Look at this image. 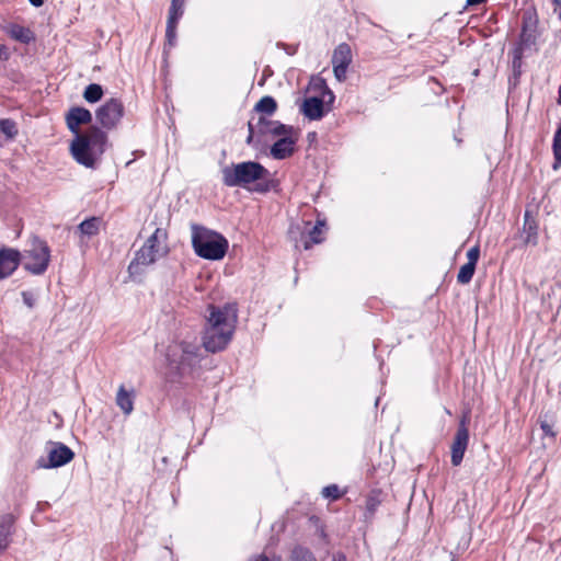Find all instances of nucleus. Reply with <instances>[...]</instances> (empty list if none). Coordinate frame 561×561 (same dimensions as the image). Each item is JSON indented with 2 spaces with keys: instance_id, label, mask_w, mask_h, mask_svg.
<instances>
[{
  "instance_id": "46",
  "label": "nucleus",
  "mask_w": 561,
  "mask_h": 561,
  "mask_svg": "<svg viewBox=\"0 0 561 561\" xmlns=\"http://www.w3.org/2000/svg\"><path fill=\"white\" fill-rule=\"evenodd\" d=\"M0 146H2V142L0 141Z\"/></svg>"
},
{
  "instance_id": "5",
  "label": "nucleus",
  "mask_w": 561,
  "mask_h": 561,
  "mask_svg": "<svg viewBox=\"0 0 561 561\" xmlns=\"http://www.w3.org/2000/svg\"><path fill=\"white\" fill-rule=\"evenodd\" d=\"M248 131L245 142L254 149L265 147L270 141L278 139L285 134H295L293 126L270 119L264 115H261L256 123L249 121Z\"/></svg>"
},
{
  "instance_id": "36",
  "label": "nucleus",
  "mask_w": 561,
  "mask_h": 561,
  "mask_svg": "<svg viewBox=\"0 0 561 561\" xmlns=\"http://www.w3.org/2000/svg\"><path fill=\"white\" fill-rule=\"evenodd\" d=\"M540 428L543 432L546 437L554 439L557 433L553 431V423L549 422L547 419H539Z\"/></svg>"
},
{
  "instance_id": "10",
  "label": "nucleus",
  "mask_w": 561,
  "mask_h": 561,
  "mask_svg": "<svg viewBox=\"0 0 561 561\" xmlns=\"http://www.w3.org/2000/svg\"><path fill=\"white\" fill-rule=\"evenodd\" d=\"M332 66L335 78L342 82L346 79L348 66L352 62V50L348 44L341 43L332 55Z\"/></svg>"
},
{
  "instance_id": "33",
  "label": "nucleus",
  "mask_w": 561,
  "mask_h": 561,
  "mask_svg": "<svg viewBox=\"0 0 561 561\" xmlns=\"http://www.w3.org/2000/svg\"><path fill=\"white\" fill-rule=\"evenodd\" d=\"M184 13V1L183 0H172L169 9L168 20L179 22Z\"/></svg>"
},
{
  "instance_id": "31",
  "label": "nucleus",
  "mask_w": 561,
  "mask_h": 561,
  "mask_svg": "<svg viewBox=\"0 0 561 561\" xmlns=\"http://www.w3.org/2000/svg\"><path fill=\"white\" fill-rule=\"evenodd\" d=\"M474 271L476 265L467 262L460 267L457 275V282L462 285L470 283V280L473 277Z\"/></svg>"
},
{
  "instance_id": "2",
  "label": "nucleus",
  "mask_w": 561,
  "mask_h": 561,
  "mask_svg": "<svg viewBox=\"0 0 561 561\" xmlns=\"http://www.w3.org/2000/svg\"><path fill=\"white\" fill-rule=\"evenodd\" d=\"M221 174L222 184L228 187L248 188L250 184H254L252 191L264 194L274 186L273 180L270 179V171L256 161L231 163L221 169Z\"/></svg>"
},
{
  "instance_id": "44",
  "label": "nucleus",
  "mask_w": 561,
  "mask_h": 561,
  "mask_svg": "<svg viewBox=\"0 0 561 561\" xmlns=\"http://www.w3.org/2000/svg\"><path fill=\"white\" fill-rule=\"evenodd\" d=\"M553 3L561 8V0H553Z\"/></svg>"
},
{
  "instance_id": "15",
  "label": "nucleus",
  "mask_w": 561,
  "mask_h": 561,
  "mask_svg": "<svg viewBox=\"0 0 561 561\" xmlns=\"http://www.w3.org/2000/svg\"><path fill=\"white\" fill-rule=\"evenodd\" d=\"M158 250H152V248H149L147 245H142L135 254V257L128 265V273L130 276L137 275L141 273L140 266H148L150 264H153L158 257H161L159 255Z\"/></svg>"
},
{
  "instance_id": "38",
  "label": "nucleus",
  "mask_w": 561,
  "mask_h": 561,
  "mask_svg": "<svg viewBox=\"0 0 561 561\" xmlns=\"http://www.w3.org/2000/svg\"><path fill=\"white\" fill-rule=\"evenodd\" d=\"M479 256H480V248H479V245L472 247L467 252L468 263L477 265Z\"/></svg>"
},
{
  "instance_id": "3",
  "label": "nucleus",
  "mask_w": 561,
  "mask_h": 561,
  "mask_svg": "<svg viewBox=\"0 0 561 561\" xmlns=\"http://www.w3.org/2000/svg\"><path fill=\"white\" fill-rule=\"evenodd\" d=\"M107 146L106 131L98 126H91L87 131L75 136L70 145V151L79 164L94 169Z\"/></svg>"
},
{
  "instance_id": "11",
  "label": "nucleus",
  "mask_w": 561,
  "mask_h": 561,
  "mask_svg": "<svg viewBox=\"0 0 561 561\" xmlns=\"http://www.w3.org/2000/svg\"><path fill=\"white\" fill-rule=\"evenodd\" d=\"M75 457V453L62 443H55L48 453V463L38 460L39 467L43 468H57L67 465Z\"/></svg>"
},
{
  "instance_id": "18",
  "label": "nucleus",
  "mask_w": 561,
  "mask_h": 561,
  "mask_svg": "<svg viewBox=\"0 0 561 561\" xmlns=\"http://www.w3.org/2000/svg\"><path fill=\"white\" fill-rule=\"evenodd\" d=\"M168 232L163 228H156L153 233L147 239L145 245L158 250V254L164 256L168 254L169 249L167 245Z\"/></svg>"
},
{
  "instance_id": "1",
  "label": "nucleus",
  "mask_w": 561,
  "mask_h": 561,
  "mask_svg": "<svg viewBox=\"0 0 561 561\" xmlns=\"http://www.w3.org/2000/svg\"><path fill=\"white\" fill-rule=\"evenodd\" d=\"M237 323V312L231 306H210L203 334V346L207 352L218 353L230 343Z\"/></svg>"
},
{
  "instance_id": "17",
  "label": "nucleus",
  "mask_w": 561,
  "mask_h": 561,
  "mask_svg": "<svg viewBox=\"0 0 561 561\" xmlns=\"http://www.w3.org/2000/svg\"><path fill=\"white\" fill-rule=\"evenodd\" d=\"M324 100L318 96L307 98L301 105V113L310 121H317L324 115Z\"/></svg>"
},
{
  "instance_id": "40",
  "label": "nucleus",
  "mask_w": 561,
  "mask_h": 561,
  "mask_svg": "<svg viewBox=\"0 0 561 561\" xmlns=\"http://www.w3.org/2000/svg\"><path fill=\"white\" fill-rule=\"evenodd\" d=\"M249 561H282V559L279 557H267L266 554L264 553H261V554H256V556H253L252 558H250Z\"/></svg>"
},
{
  "instance_id": "4",
  "label": "nucleus",
  "mask_w": 561,
  "mask_h": 561,
  "mask_svg": "<svg viewBox=\"0 0 561 561\" xmlns=\"http://www.w3.org/2000/svg\"><path fill=\"white\" fill-rule=\"evenodd\" d=\"M192 245L199 257L218 261L226 255L229 243L222 234L202 226L193 225Z\"/></svg>"
},
{
  "instance_id": "29",
  "label": "nucleus",
  "mask_w": 561,
  "mask_h": 561,
  "mask_svg": "<svg viewBox=\"0 0 561 561\" xmlns=\"http://www.w3.org/2000/svg\"><path fill=\"white\" fill-rule=\"evenodd\" d=\"M535 42L536 36L534 35L533 31L528 30V27L524 25L519 36V42L514 48H522V53L524 54V50L534 45Z\"/></svg>"
},
{
  "instance_id": "26",
  "label": "nucleus",
  "mask_w": 561,
  "mask_h": 561,
  "mask_svg": "<svg viewBox=\"0 0 561 561\" xmlns=\"http://www.w3.org/2000/svg\"><path fill=\"white\" fill-rule=\"evenodd\" d=\"M0 133L4 135L7 141H12L19 134L16 123L10 118H1Z\"/></svg>"
},
{
  "instance_id": "9",
  "label": "nucleus",
  "mask_w": 561,
  "mask_h": 561,
  "mask_svg": "<svg viewBox=\"0 0 561 561\" xmlns=\"http://www.w3.org/2000/svg\"><path fill=\"white\" fill-rule=\"evenodd\" d=\"M469 444L468 417L463 415L459 422L454 442L451 444V463L457 467L463 459L465 451Z\"/></svg>"
},
{
  "instance_id": "23",
  "label": "nucleus",
  "mask_w": 561,
  "mask_h": 561,
  "mask_svg": "<svg viewBox=\"0 0 561 561\" xmlns=\"http://www.w3.org/2000/svg\"><path fill=\"white\" fill-rule=\"evenodd\" d=\"M512 77L510 78V82L516 85L522 76V66H523V53L522 48H514L512 50Z\"/></svg>"
},
{
  "instance_id": "27",
  "label": "nucleus",
  "mask_w": 561,
  "mask_h": 561,
  "mask_svg": "<svg viewBox=\"0 0 561 561\" xmlns=\"http://www.w3.org/2000/svg\"><path fill=\"white\" fill-rule=\"evenodd\" d=\"M380 504H381L380 492L379 491H371L367 495V497H366V504H365L366 513H365V517L367 519L368 518H373V516L375 515V513L378 510Z\"/></svg>"
},
{
  "instance_id": "14",
  "label": "nucleus",
  "mask_w": 561,
  "mask_h": 561,
  "mask_svg": "<svg viewBox=\"0 0 561 561\" xmlns=\"http://www.w3.org/2000/svg\"><path fill=\"white\" fill-rule=\"evenodd\" d=\"M65 119L68 129L76 136L78 134H81V125H87L92 122V114L85 107L72 106L66 113Z\"/></svg>"
},
{
  "instance_id": "32",
  "label": "nucleus",
  "mask_w": 561,
  "mask_h": 561,
  "mask_svg": "<svg viewBox=\"0 0 561 561\" xmlns=\"http://www.w3.org/2000/svg\"><path fill=\"white\" fill-rule=\"evenodd\" d=\"M289 561H317L311 551L302 547L293 549Z\"/></svg>"
},
{
  "instance_id": "34",
  "label": "nucleus",
  "mask_w": 561,
  "mask_h": 561,
  "mask_svg": "<svg viewBox=\"0 0 561 561\" xmlns=\"http://www.w3.org/2000/svg\"><path fill=\"white\" fill-rule=\"evenodd\" d=\"M178 23L176 21H171V20H168L167 21V28H165V39H167V44L170 46V47H173L176 43V27H178Z\"/></svg>"
},
{
  "instance_id": "37",
  "label": "nucleus",
  "mask_w": 561,
  "mask_h": 561,
  "mask_svg": "<svg viewBox=\"0 0 561 561\" xmlns=\"http://www.w3.org/2000/svg\"><path fill=\"white\" fill-rule=\"evenodd\" d=\"M321 87L323 88L322 96L320 99L324 100V106L330 105L334 102V94L333 92L328 88L324 81H321Z\"/></svg>"
},
{
  "instance_id": "21",
  "label": "nucleus",
  "mask_w": 561,
  "mask_h": 561,
  "mask_svg": "<svg viewBox=\"0 0 561 561\" xmlns=\"http://www.w3.org/2000/svg\"><path fill=\"white\" fill-rule=\"evenodd\" d=\"M325 226L324 220H317V224L308 232V239L304 241L305 250H309L312 244H319L324 240L323 228Z\"/></svg>"
},
{
  "instance_id": "39",
  "label": "nucleus",
  "mask_w": 561,
  "mask_h": 561,
  "mask_svg": "<svg viewBox=\"0 0 561 561\" xmlns=\"http://www.w3.org/2000/svg\"><path fill=\"white\" fill-rule=\"evenodd\" d=\"M23 302L28 307L33 308L35 306V297L31 291H22Z\"/></svg>"
},
{
  "instance_id": "28",
  "label": "nucleus",
  "mask_w": 561,
  "mask_h": 561,
  "mask_svg": "<svg viewBox=\"0 0 561 561\" xmlns=\"http://www.w3.org/2000/svg\"><path fill=\"white\" fill-rule=\"evenodd\" d=\"M104 94L103 88L99 83H90L85 87L83 91V99L88 103H96L99 102Z\"/></svg>"
},
{
  "instance_id": "24",
  "label": "nucleus",
  "mask_w": 561,
  "mask_h": 561,
  "mask_svg": "<svg viewBox=\"0 0 561 561\" xmlns=\"http://www.w3.org/2000/svg\"><path fill=\"white\" fill-rule=\"evenodd\" d=\"M100 230V219L96 217H91L89 219L83 220L78 226V231L82 237H93L99 233Z\"/></svg>"
},
{
  "instance_id": "13",
  "label": "nucleus",
  "mask_w": 561,
  "mask_h": 561,
  "mask_svg": "<svg viewBox=\"0 0 561 561\" xmlns=\"http://www.w3.org/2000/svg\"><path fill=\"white\" fill-rule=\"evenodd\" d=\"M22 261L19 250L4 248L0 250V280L11 276Z\"/></svg>"
},
{
  "instance_id": "7",
  "label": "nucleus",
  "mask_w": 561,
  "mask_h": 561,
  "mask_svg": "<svg viewBox=\"0 0 561 561\" xmlns=\"http://www.w3.org/2000/svg\"><path fill=\"white\" fill-rule=\"evenodd\" d=\"M23 267L34 275L46 272L50 262V249L47 242L37 236H32L23 250Z\"/></svg>"
},
{
  "instance_id": "22",
  "label": "nucleus",
  "mask_w": 561,
  "mask_h": 561,
  "mask_svg": "<svg viewBox=\"0 0 561 561\" xmlns=\"http://www.w3.org/2000/svg\"><path fill=\"white\" fill-rule=\"evenodd\" d=\"M9 35L23 44H30L35 39L34 33L24 26H21L19 24H12L9 28Z\"/></svg>"
},
{
  "instance_id": "19",
  "label": "nucleus",
  "mask_w": 561,
  "mask_h": 561,
  "mask_svg": "<svg viewBox=\"0 0 561 561\" xmlns=\"http://www.w3.org/2000/svg\"><path fill=\"white\" fill-rule=\"evenodd\" d=\"M134 389L126 390L124 385H121L116 394V404L126 415H129L134 410Z\"/></svg>"
},
{
  "instance_id": "20",
  "label": "nucleus",
  "mask_w": 561,
  "mask_h": 561,
  "mask_svg": "<svg viewBox=\"0 0 561 561\" xmlns=\"http://www.w3.org/2000/svg\"><path fill=\"white\" fill-rule=\"evenodd\" d=\"M14 524V517L11 514H4L0 517V551L8 548L10 536Z\"/></svg>"
},
{
  "instance_id": "12",
  "label": "nucleus",
  "mask_w": 561,
  "mask_h": 561,
  "mask_svg": "<svg viewBox=\"0 0 561 561\" xmlns=\"http://www.w3.org/2000/svg\"><path fill=\"white\" fill-rule=\"evenodd\" d=\"M519 238L525 247H536L539 241V222L529 210H525Z\"/></svg>"
},
{
  "instance_id": "45",
  "label": "nucleus",
  "mask_w": 561,
  "mask_h": 561,
  "mask_svg": "<svg viewBox=\"0 0 561 561\" xmlns=\"http://www.w3.org/2000/svg\"><path fill=\"white\" fill-rule=\"evenodd\" d=\"M559 19L561 20V7H560V12H559Z\"/></svg>"
},
{
  "instance_id": "16",
  "label": "nucleus",
  "mask_w": 561,
  "mask_h": 561,
  "mask_svg": "<svg viewBox=\"0 0 561 561\" xmlns=\"http://www.w3.org/2000/svg\"><path fill=\"white\" fill-rule=\"evenodd\" d=\"M298 137L295 134H285L271 147V156L276 160H284L293 156Z\"/></svg>"
},
{
  "instance_id": "30",
  "label": "nucleus",
  "mask_w": 561,
  "mask_h": 561,
  "mask_svg": "<svg viewBox=\"0 0 561 561\" xmlns=\"http://www.w3.org/2000/svg\"><path fill=\"white\" fill-rule=\"evenodd\" d=\"M552 152H553V163L552 170L558 171L561 168V134L560 131H556L552 140Z\"/></svg>"
},
{
  "instance_id": "8",
  "label": "nucleus",
  "mask_w": 561,
  "mask_h": 561,
  "mask_svg": "<svg viewBox=\"0 0 561 561\" xmlns=\"http://www.w3.org/2000/svg\"><path fill=\"white\" fill-rule=\"evenodd\" d=\"M124 105L119 99L111 98L95 111L98 123L106 130L116 128L124 116Z\"/></svg>"
},
{
  "instance_id": "47",
  "label": "nucleus",
  "mask_w": 561,
  "mask_h": 561,
  "mask_svg": "<svg viewBox=\"0 0 561 561\" xmlns=\"http://www.w3.org/2000/svg\"><path fill=\"white\" fill-rule=\"evenodd\" d=\"M451 561H456V560L453 559Z\"/></svg>"
},
{
  "instance_id": "41",
  "label": "nucleus",
  "mask_w": 561,
  "mask_h": 561,
  "mask_svg": "<svg viewBox=\"0 0 561 561\" xmlns=\"http://www.w3.org/2000/svg\"><path fill=\"white\" fill-rule=\"evenodd\" d=\"M488 0H467V5L468 7H474V5H479V4H482V3H485Z\"/></svg>"
},
{
  "instance_id": "35",
  "label": "nucleus",
  "mask_w": 561,
  "mask_h": 561,
  "mask_svg": "<svg viewBox=\"0 0 561 561\" xmlns=\"http://www.w3.org/2000/svg\"><path fill=\"white\" fill-rule=\"evenodd\" d=\"M321 494L325 499L336 501L342 497L343 493L340 491L336 484H330L322 489Z\"/></svg>"
},
{
  "instance_id": "43",
  "label": "nucleus",
  "mask_w": 561,
  "mask_h": 561,
  "mask_svg": "<svg viewBox=\"0 0 561 561\" xmlns=\"http://www.w3.org/2000/svg\"><path fill=\"white\" fill-rule=\"evenodd\" d=\"M28 1L32 5L37 7V8L43 5V3H44V0H28Z\"/></svg>"
},
{
  "instance_id": "42",
  "label": "nucleus",
  "mask_w": 561,
  "mask_h": 561,
  "mask_svg": "<svg viewBox=\"0 0 561 561\" xmlns=\"http://www.w3.org/2000/svg\"><path fill=\"white\" fill-rule=\"evenodd\" d=\"M332 561H347L344 553H335L333 554Z\"/></svg>"
},
{
  "instance_id": "25",
  "label": "nucleus",
  "mask_w": 561,
  "mask_h": 561,
  "mask_svg": "<svg viewBox=\"0 0 561 561\" xmlns=\"http://www.w3.org/2000/svg\"><path fill=\"white\" fill-rule=\"evenodd\" d=\"M277 110V103L274 98L270 95L263 96L255 105L254 111L260 114L273 115Z\"/></svg>"
},
{
  "instance_id": "6",
  "label": "nucleus",
  "mask_w": 561,
  "mask_h": 561,
  "mask_svg": "<svg viewBox=\"0 0 561 561\" xmlns=\"http://www.w3.org/2000/svg\"><path fill=\"white\" fill-rule=\"evenodd\" d=\"M202 359L203 352L195 342L182 341L169 348V364L180 376L193 375Z\"/></svg>"
}]
</instances>
